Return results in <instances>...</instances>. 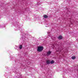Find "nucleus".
Instances as JSON below:
<instances>
[{
  "label": "nucleus",
  "mask_w": 78,
  "mask_h": 78,
  "mask_svg": "<svg viewBox=\"0 0 78 78\" xmlns=\"http://www.w3.org/2000/svg\"><path fill=\"white\" fill-rule=\"evenodd\" d=\"M46 63L48 64H50V60H48L46 62Z\"/></svg>",
  "instance_id": "nucleus-4"
},
{
  "label": "nucleus",
  "mask_w": 78,
  "mask_h": 78,
  "mask_svg": "<svg viewBox=\"0 0 78 78\" xmlns=\"http://www.w3.org/2000/svg\"><path fill=\"white\" fill-rule=\"evenodd\" d=\"M51 52L50 51H49L48 52H47L46 54V55H45L46 56H48L51 54Z\"/></svg>",
  "instance_id": "nucleus-2"
},
{
  "label": "nucleus",
  "mask_w": 78,
  "mask_h": 78,
  "mask_svg": "<svg viewBox=\"0 0 78 78\" xmlns=\"http://www.w3.org/2000/svg\"><path fill=\"white\" fill-rule=\"evenodd\" d=\"M72 58V59H75V57H73Z\"/></svg>",
  "instance_id": "nucleus-8"
},
{
  "label": "nucleus",
  "mask_w": 78,
  "mask_h": 78,
  "mask_svg": "<svg viewBox=\"0 0 78 78\" xmlns=\"http://www.w3.org/2000/svg\"><path fill=\"white\" fill-rule=\"evenodd\" d=\"M62 38V36H59L58 37V39L61 40Z\"/></svg>",
  "instance_id": "nucleus-3"
},
{
  "label": "nucleus",
  "mask_w": 78,
  "mask_h": 78,
  "mask_svg": "<svg viewBox=\"0 0 78 78\" xmlns=\"http://www.w3.org/2000/svg\"><path fill=\"white\" fill-rule=\"evenodd\" d=\"M59 50H58V51H59Z\"/></svg>",
  "instance_id": "nucleus-13"
},
{
  "label": "nucleus",
  "mask_w": 78,
  "mask_h": 78,
  "mask_svg": "<svg viewBox=\"0 0 78 78\" xmlns=\"http://www.w3.org/2000/svg\"><path fill=\"white\" fill-rule=\"evenodd\" d=\"M44 18H48V16H47L46 15H44Z\"/></svg>",
  "instance_id": "nucleus-5"
},
{
  "label": "nucleus",
  "mask_w": 78,
  "mask_h": 78,
  "mask_svg": "<svg viewBox=\"0 0 78 78\" xmlns=\"http://www.w3.org/2000/svg\"><path fill=\"white\" fill-rule=\"evenodd\" d=\"M47 33H48V34H49V33H50V32H47Z\"/></svg>",
  "instance_id": "nucleus-10"
},
{
  "label": "nucleus",
  "mask_w": 78,
  "mask_h": 78,
  "mask_svg": "<svg viewBox=\"0 0 78 78\" xmlns=\"http://www.w3.org/2000/svg\"><path fill=\"white\" fill-rule=\"evenodd\" d=\"M77 72H78V70H77Z\"/></svg>",
  "instance_id": "nucleus-14"
},
{
  "label": "nucleus",
  "mask_w": 78,
  "mask_h": 78,
  "mask_svg": "<svg viewBox=\"0 0 78 78\" xmlns=\"http://www.w3.org/2000/svg\"><path fill=\"white\" fill-rule=\"evenodd\" d=\"M54 61H53V60H52V61H51V64H53V63H54Z\"/></svg>",
  "instance_id": "nucleus-7"
},
{
  "label": "nucleus",
  "mask_w": 78,
  "mask_h": 78,
  "mask_svg": "<svg viewBox=\"0 0 78 78\" xmlns=\"http://www.w3.org/2000/svg\"><path fill=\"white\" fill-rule=\"evenodd\" d=\"M48 36H49V37H51V35H48Z\"/></svg>",
  "instance_id": "nucleus-11"
},
{
  "label": "nucleus",
  "mask_w": 78,
  "mask_h": 78,
  "mask_svg": "<svg viewBox=\"0 0 78 78\" xmlns=\"http://www.w3.org/2000/svg\"><path fill=\"white\" fill-rule=\"evenodd\" d=\"M19 48L20 49H22V45H20L19 47Z\"/></svg>",
  "instance_id": "nucleus-6"
},
{
  "label": "nucleus",
  "mask_w": 78,
  "mask_h": 78,
  "mask_svg": "<svg viewBox=\"0 0 78 78\" xmlns=\"http://www.w3.org/2000/svg\"><path fill=\"white\" fill-rule=\"evenodd\" d=\"M45 27H48V26H46Z\"/></svg>",
  "instance_id": "nucleus-12"
},
{
  "label": "nucleus",
  "mask_w": 78,
  "mask_h": 78,
  "mask_svg": "<svg viewBox=\"0 0 78 78\" xmlns=\"http://www.w3.org/2000/svg\"><path fill=\"white\" fill-rule=\"evenodd\" d=\"M43 49H44V47H43L39 46L38 47L37 51H42V50H43Z\"/></svg>",
  "instance_id": "nucleus-1"
},
{
  "label": "nucleus",
  "mask_w": 78,
  "mask_h": 78,
  "mask_svg": "<svg viewBox=\"0 0 78 78\" xmlns=\"http://www.w3.org/2000/svg\"><path fill=\"white\" fill-rule=\"evenodd\" d=\"M3 28V27H2V26H0V28Z\"/></svg>",
  "instance_id": "nucleus-9"
}]
</instances>
